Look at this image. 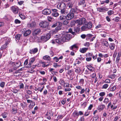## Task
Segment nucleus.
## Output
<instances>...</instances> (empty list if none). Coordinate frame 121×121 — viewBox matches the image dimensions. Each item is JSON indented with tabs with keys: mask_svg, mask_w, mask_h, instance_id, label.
<instances>
[{
	"mask_svg": "<svg viewBox=\"0 0 121 121\" xmlns=\"http://www.w3.org/2000/svg\"><path fill=\"white\" fill-rule=\"evenodd\" d=\"M105 93L104 92H102L99 93V95L103 97L105 95Z\"/></svg>",
	"mask_w": 121,
	"mask_h": 121,
	"instance_id": "48",
	"label": "nucleus"
},
{
	"mask_svg": "<svg viewBox=\"0 0 121 121\" xmlns=\"http://www.w3.org/2000/svg\"><path fill=\"white\" fill-rule=\"evenodd\" d=\"M79 4L80 5H82L83 7H85L86 4L84 0H79Z\"/></svg>",
	"mask_w": 121,
	"mask_h": 121,
	"instance_id": "15",
	"label": "nucleus"
},
{
	"mask_svg": "<svg viewBox=\"0 0 121 121\" xmlns=\"http://www.w3.org/2000/svg\"><path fill=\"white\" fill-rule=\"evenodd\" d=\"M86 20L85 18L82 17L79 18V19L76 20V24H77V26L78 27H80L82 25L83 22Z\"/></svg>",
	"mask_w": 121,
	"mask_h": 121,
	"instance_id": "4",
	"label": "nucleus"
},
{
	"mask_svg": "<svg viewBox=\"0 0 121 121\" xmlns=\"http://www.w3.org/2000/svg\"><path fill=\"white\" fill-rule=\"evenodd\" d=\"M81 37L83 39H84L86 38V35L84 34H82L81 35Z\"/></svg>",
	"mask_w": 121,
	"mask_h": 121,
	"instance_id": "57",
	"label": "nucleus"
},
{
	"mask_svg": "<svg viewBox=\"0 0 121 121\" xmlns=\"http://www.w3.org/2000/svg\"><path fill=\"white\" fill-rule=\"evenodd\" d=\"M21 36V35L20 34H18L17 35L15 36V38L16 39V40L17 41L19 40L20 39V37Z\"/></svg>",
	"mask_w": 121,
	"mask_h": 121,
	"instance_id": "36",
	"label": "nucleus"
},
{
	"mask_svg": "<svg viewBox=\"0 0 121 121\" xmlns=\"http://www.w3.org/2000/svg\"><path fill=\"white\" fill-rule=\"evenodd\" d=\"M60 24L61 25V23L59 22H57L54 24L52 26V27H55L57 26L58 25Z\"/></svg>",
	"mask_w": 121,
	"mask_h": 121,
	"instance_id": "29",
	"label": "nucleus"
},
{
	"mask_svg": "<svg viewBox=\"0 0 121 121\" xmlns=\"http://www.w3.org/2000/svg\"><path fill=\"white\" fill-rule=\"evenodd\" d=\"M64 41L65 42L69 40L72 37V35L70 34H67L65 35H62Z\"/></svg>",
	"mask_w": 121,
	"mask_h": 121,
	"instance_id": "6",
	"label": "nucleus"
},
{
	"mask_svg": "<svg viewBox=\"0 0 121 121\" xmlns=\"http://www.w3.org/2000/svg\"><path fill=\"white\" fill-rule=\"evenodd\" d=\"M110 106L112 110H114L116 109L117 107V106H114L113 104H112L111 102L108 104L107 106V108L108 109L109 108Z\"/></svg>",
	"mask_w": 121,
	"mask_h": 121,
	"instance_id": "12",
	"label": "nucleus"
},
{
	"mask_svg": "<svg viewBox=\"0 0 121 121\" xmlns=\"http://www.w3.org/2000/svg\"><path fill=\"white\" fill-rule=\"evenodd\" d=\"M91 57H87L86 58V61H89L91 60Z\"/></svg>",
	"mask_w": 121,
	"mask_h": 121,
	"instance_id": "58",
	"label": "nucleus"
},
{
	"mask_svg": "<svg viewBox=\"0 0 121 121\" xmlns=\"http://www.w3.org/2000/svg\"><path fill=\"white\" fill-rule=\"evenodd\" d=\"M66 102V99H64L61 101V103L63 104L64 105L65 104Z\"/></svg>",
	"mask_w": 121,
	"mask_h": 121,
	"instance_id": "62",
	"label": "nucleus"
},
{
	"mask_svg": "<svg viewBox=\"0 0 121 121\" xmlns=\"http://www.w3.org/2000/svg\"><path fill=\"white\" fill-rule=\"evenodd\" d=\"M79 27H75L74 28L73 30L75 32L78 33L79 32L80 30Z\"/></svg>",
	"mask_w": 121,
	"mask_h": 121,
	"instance_id": "28",
	"label": "nucleus"
},
{
	"mask_svg": "<svg viewBox=\"0 0 121 121\" xmlns=\"http://www.w3.org/2000/svg\"><path fill=\"white\" fill-rule=\"evenodd\" d=\"M53 67H60V65H57V63H53Z\"/></svg>",
	"mask_w": 121,
	"mask_h": 121,
	"instance_id": "54",
	"label": "nucleus"
},
{
	"mask_svg": "<svg viewBox=\"0 0 121 121\" xmlns=\"http://www.w3.org/2000/svg\"><path fill=\"white\" fill-rule=\"evenodd\" d=\"M93 36V35L90 34H88L86 35V40H88Z\"/></svg>",
	"mask_w": 121,
	"mask_h": 121,
	"instance_id": "27",
	"label": "nucleus"
},
{
	"mask_svg": "<svg viewBox=\"0 0 121 121\" xmlns=\"http://www.w3.org/2000/svg\"><path fill=\"white\" fill-rule=\"evenodd\" d=\"M58 9L60 10V13L62 15L66 14L67 12L66 11L65 9L66 8V4L63 2L59 3L57 6Z\"/></svg>",
	"mask_w": 121,
	"mask_h": 121,
	"instance_id": "1",
	"label": "nucleus"
},
{
	"mask_svg": "<svg viewBox=\"0 0 121 121\" xmlns=\"http://www.w3.org/2000/svg\"><path fill=\"white\" fill-rule=\"evenodd\" d=\"M60 1L63 2H68L69 1H71V0H59Z\"/></svg>",
	"mask_w": 121,
	"mask_h": 121,
	"instance_id": "52",
	"label": "nucleus"
},
{
	"mask_svg": "<svg viewBox=\"0 0 121 121\" xmlns=\"http://www.w3.org/2000/svg\"><path fill=\"white\" fill-rule=\"evenodd\" d=\"M103 44L106 47L108 46L109 44L106 41H104L103 43Z\"/></svg>",
	"mask_w": 121,
	"mask_h": 121,
	"instance_id": "39",
	"label": "nucleus"
},
{
	"mask_svg": "<svg viewBox=\"0 0 121 121\" xmlns=\"http://www.w3.org/2000/svg\"><path fill=\"white\" fill-rule=\"evenodd\" d=\"M105 106L104 105H99L98 106L97 108V109L98 110L101 111L103 110L105 108Z\"/></svg>",
	"mask_w": 121,
	"mask_h": 121,
	"instance_id": "20",
	"label": "nucleus"
},
{
	"mask_svg": "<svg viewBox=\"0 0 121 121\" xmlns=\"http://www.w3.org/2000/svg\"><path fill=\"white\" fill-rule=\"evenodd\" d=\"M53 59L54 60V61H55L56 62H58L59 61L58 58H57V57H54L53 58Z\"/></svg>",
	"mask_w": 121,
	"mask_h": 121,
	"instance_id": "63",
	"label": "nucleus"
},
{
	"mask_svg": "<svg viewBox=\"0 0 121 121\" xmlns=\"http://www.w3.org/2000/svg\"><path fill=\"white\" fill-rule=\"evenodd\" d=\"M24 87V85L22 83L20 84L19 85V88L20 89H23Z\"/></svg>",
	"mask_w": 121,
	"mask_h": 121,
	"instance_id": "47",
	"label": "nucleus"
},
{
	"mask_svg": "<svg viewBox=\"0 0 121 121\" xmlns=\"http://www.w3.org/2000/svg\"><path fill=\"white\" fill-rule=\"evenodd\" d=\"M38 51V49L36 48L30 50V53L31 54H35Z\"/></svg>",
	"mask_w": 121,
	"mask_h": 121,
	"instance_id": "18",
	"label": "nucleus"
},
{
	"mask_svg": "<svg viewBox=\"0 0 121 121\" xmlns=\"http://www.w3.org/2000/svg\"><path fill=\"white\" fill-rule=\"evenodd\" d=\"M81 91L80 92V93L81 94H82L84 93L85 91V90L84 89H82L81 90Z\"/></svg>",
	"mask_w": 121,
	"mask_h": 121,
	"instance_id": "60",
	"label": "nucleus"
},
{
	"mask_svg": "<svg viewBox=\"0 0 121 121\" xmlns=\"http://www.w3.org/2000/svg\"><path fill=\"white\" fill-rule=\"evenodd\" d=\"M75 88L78 89L80 90H81L82 87L80 86H77L75 87Z\"/></svg>",
	"mask_w": 121,
	"mask_h": 121,
	"instance_id": "56",
	"label": "nucleus"
},
{
	"mask_svg": "<svg viewBox=\"0 0 121 121\" xmlns=\"http://www.w3.org/2000/svg\"><path fill=\"white\" fill-rule=\"evenodd\" d=\"M14 22L16 24H19L21 23V21L18 19H16L15 20Z\"/></svg>",
	"mask_w": 121,
	"mask_h": 121,
	"instance_id": "51",
	"label": "nucleus"
},
{
	"mask_svg": "<svg viewBox=\"0 0 121 121\" xmlns=\"http://www.w3.org/2000/svg\"><path fill=\"white\" fill-rule=\"evenodd\" d=\"M42 13L44 15H49L51 13V11L50 9H45L43 11Z\"/></svg>",
	"mask_w": 121,
	"mask_h": 121,
	"instance_id": "10",
	"label": "nucleus"
},
{
	"mask_svg": "<svg viewBox=\"0 0 121 121\" xmlns=\"http://www.w3.org/2000/svg\"><path fill=\"white\" fill-rule=\"evenodd\" d=\"M50 37V36L49 34H48L45 36H42L40 38L41 40L44 42H46L49 39Z\"/></svg>",
	"mask_w": 121,
	"mask_h": 121,
	"instance_id": "8",
	"label": "nucleus"
},
{
	"mask_svg": "<svg viewBox=\"0 0 121 121\" xmlns=\"http://www.w3.org/2000/svg\"><path fill=\"white\" fill-rule=\"evenodd\" d=\"M7 40L6 41L5 43L1 47L0 49L1 50L3 51L7 47V45L9 44V43L10 42L9 39L8 38H7Z\"/></svg>",
	"mask_w": 121,
	"mask_h": 121,
	"instance_id": "7",
	"label": "nucleus"
},
{
	"mask_svg": "<svg viewBox=\"0 0 121 121\" xmlns=\"http://www.w3.org/2000/svg\"><path fill=\"white\" fill-rule=\"evenodd\" d=\"M116 88L115 86H114L112 87L109 89V90L110 91H115Z\"/></svg>",
	"mask_w": 121,
	"mask_h": 121,
	"instance_id": "38",
	"label": "nucleus"
},
{
	"mask_svg": "<svg viewBox=\"0 0 121 121\" xmlns=\"http://www.w3.org/2000/svg\"><path fill=\"white\" fill-rule=\"evenodd\" d=\"M74 11L73 9H72L71 11L66 16V19L67 20H71L74 17Z\"/></svg>",
	"mask_w": 121,
	"mask_h": 121,
	"instance_id": "3",
	"label": "nucleus"
},
{
	"mask_svg": "<svg viewBox=\"0 0 121 121\" xmlns=\"http://www.w3.org/2000/svg\"><path fill=\"white\" fill-rule=\"evenodd\" d=\"M115 45L114 44L111 43L109 44V47L111 50H113L114 48Z\"/></svg>",
	"mask_w": 121,
	"mask_h": 121,
	"instance_id": "32",
	"label": "nucleus"
},
{
	"mask_svg": "<svg viewBox=\"0 0 121 121\" xmlns=\"http://www.w3.org/2000/svg\"><path fill=\"white\" fill-rule=\"evenodd\" d=\"M78 47L77 46L76 44H74L70 46L69 47V48L70 50H73V49L76 48L78 49Z\"/></svg>",
	"mask_w": 121,
	"mask_h": 121,
	"instance_id": "21",
	"label": "nucleus"
},
{
	"mask_svg": "<svg viewBox=\"0 0 121 121\" xmlns=\"http://www.w3.org/2000/svg\"><path fill=\"white\" fill-rule=\"evenodd\" d=\"M93 107V106L92 104H90L88 107V110H91V108Z\"/></svg>",
	"mask_w": 121,
	"mask_h": 121,
	"instance_id": "64",
	"label": "nucleus"
},
{
	"mask_svg": "<svg viewBox=\"0 0 121 121\" xmlns=\"http://www.w3.org/2000/svg\"><path fill=\"white\" fill-rule=\"evenodd\" d=\"M108 86V85L107 84H105L103 86L102 88L103 89H107Z\"/></svg>",
	"mask_w": 121,
	"mask_h": 121,
	"instance_id": "46",
	"label": "nucleus"
},
{
	"mask_svg": "<svg viewBox=\"0 0 121 121\" xmlns=\"http://www.w3.org/2000/svg\"><path fill=\"white\" fill-rule=\"evenodd\" d=\"M73 115L74 117L78 118L79 116V114L77 111H76L73 113Z\"/></svg>",
	"mask_w": 121,
	"mask_h": 121,
	"instance_id": "26",
	"label": "nucleus"
},
{
	"mask_svg": "<svg viewBox=\"0 0 121 121\" xmlns=\"http://www.w3.org/2000/svg\"><path fill=\"white\" fill-rule=\"evenodd\" d=\"M109 99L108 98H105L104 99V100L103 101V102L107 104L108 102Z\"/></svg>",
	"mask_w": 121,
	"mask_h": 121,
	"instance_id": "45",
	"label": "nucleus"
},
{
	"mask_svg": "<svg viewBox=\"0 0 121 121\" xmlns=\"http://www.w3.org/2000/svg\"><path fill=\"white\" fill-rule=\"evenodd\" d=\"M21 64V63L19 61L17 62L16 64H15V66H16L14 70H16L17 69L18 67L20 66V65Z\"/></svg>",
	"mask_w": 121,
	"mask_h": 121,
	"instance_id": "30",
	"label": "nucleus"
},
{
	"mask_svg": "<svg viewBox=\"0 0 121 121\" xmlns=\"http://www.w3.org/2000/svg\"><path fill=\"white\" fill-rule=\"evenodd\" d=\"M73 5V4L71 2H69L68 4V6L69 8H71L72 7Z\"/></svg>",
	"mask_w": 121,
	"mask_h": 121,
	"instance_id": "42",
	"label": "nucleus"
},
{
	"mask_svg": "<svg viewBox=\"0 0 121 121\" xmlns=\"http://www.w3.org/2000/svg\"><path fill=\"white\" fill-rule=\"evenodd\" d=\"M48 112L49 114V115L50 116H53V113L52 111L49 110Z\"/></svg>",
	"mask_w": 121,
	"mask_h": 121,
	"instance_id": "50",
	"label": "nucleus"
},
{
	"mask_svg": "<svg viewBox=\"0 0 121 121\" xmlns=\"http://www.w3.org/2000/svg\"><path fill=\"white\" fill-rule=\"evenodd\" d=\"M40 26L46 30H48L50 29L49 23L45 21H42L39 24Z\"/></svg>",
	"mask_w": 121,
	"mask_h": 121,
	"instance_id": "2",
	"label": "nucleus"
},
{
	"mask_svg": "<svg viewBox=\"0 0 121 121\" xmlns=\"http://www.w3.org/2000/svg\"><path fill=\"white\" fill-rule=\"evenodd\" d=\"M108 10V8L104 7L102 8H97V11L99 12H103L104 10L107 11Z\"/></svg>",
	"mask_w": 121,
	"mask_h": 121,
	"instance_id": "17",
	"label": "nucleus"
},
{
	"mask_svg": "<svg viewBox=\"0 0 121 121\" xmlns=\"http://www.w3.org/2000/svg\"><path fill=\"white\" fill-rule=\"evenodd\" d=\"M5 83L4 82H2L0 84V86L2 88H3L4 86Z\"/></svg>",
	"mask_w": 121,
	"mask_h": 121,
	"instance_id": "53",
	"label": "nucleus"
},
{
	"mask_svg": "<svg viewBox=\"0 0 121 121\" xmlns=\"http://www.w3.org/2000/svg\"><path fill=\"white\" fill-rule=\"evenodd\" d=\"M41 32V30L39 29L35 30L33 32V35L34 36H36L38 35Z\"/></svg>",
	"mask_w": 121,
	"mask_h": 121,
	"instance_id": "13",
	"label": "nucleus"
},
{
	"mask_svg": "<svg viewBox=\"0 0 121 121\" xmlns=\"http://www.w3.org/2000/svg\"><path fill=\"white\" fill-rule=\"evenodd\" d=\"M35 57H33L32 58H30L29 61V63L28 64V68H30L31 67L32 64L34 62L35 60Z\"/></svg>",
	"mask_w": 121,
	"mask_h": 121,
	"instance_id": "14",
	"label": "nucleus"
},
{
	"mask_svg": "<svg viewBox=\"0 0 121 121\" xmlns=\"http://www.w3.org/2000/svg\"><path fill=\"white\" fill-rule=\"evenodd\" d=\"M32 22L31 23H29L27 24V26L29 28H33L36 26V22L35 21L34 19H31Z\"/></svg>",
	"mask_w": 121,
	"mask_h": 121,
	"instance_id": "5",
	"label": "nucleus"
},
{
	"mask_svg": "<svg viewBox=\"0 0 121 121\" xmlns=\"http://www.w3.org/2000/svg\"><path fill=\"white\" fill-rule=\"evenodd\" d=\"M87 28L90 29L92 27V23L91 22H89L87 24H85Z\"/></svg>",
	"mask_w": 121,
	"mask_h": 121,
	"instance_id": "24",
	"label": "nucleus"
},
{
	"mask_svg": "<svg viewBox=\"0 0 121 121\" xmlns=\"http://www.w3.org/2000/svg\"><path fill=\"white\" fill-rule=\"evenodd\" d=\"M43 59L45 60H47L48 63H50L51 62V58L50 56L48 55H46L43 57Z\"/></svg>",
	"mask_w": 121,
	"mask_h": 121,
	"instance_id": "16",
	"label": "nucleus"
},
{
	"mask_svg": "<svg viewBox=\"0 0 121 121\" xmlns=\"http://www.w3.org/2000/svg\"><path fill=\"white\" fill-rule=\"evenodd\" d=\"M52 15L53 17H56L59 15V13L58 12V10L56 9H52Z\"/></svg>",
	"mask_w": 121,
	"mask_h": 121,
	"instance_id": "9",
	"label": "nucleus"
},
{
	"mask_svg": "<svg viewBox=\"0 0 121 121\" xmlns=\"http://www.w3.org/2000/svg\"><path fill=\"white\" fill-rule=\"evenodd\" d=\"M116 75L114 74H110L108 76V77L112 79H114Z\"/></svg>",
	"mask_w": 121,
	"mask_h": 121,
	"instance_id": "33",
	"label": "nucleus"
},
{
	"mask_svg": "<svg viewBox=\"0 0 121 121\" xmlns=\"http://www.w3.org/2000/svg\"><path fill=\"white\" fill-rule=\"evenodd\" d=\"M81 71L80 68L78 67V68L76 69L75 72L77 73H79Z\"/></svg>",
	"mask_w": 121,
	"mask_h": 121,
	"instance_id": "40",
	"label": "nucleus"
},
{
	"mask_svg": "<svg viewBox=\"0 0 121 121\" xmlns=\"http://www.w3.org/2000/svg\"><path fill=\"white\" fill-rule=\"evenodd\" d=\"M45 62H41V63L42 64V66L43 67H46V64Z\"/></svg>",
	"mask_w": 121,
	"mask_h": 121,
	"instance_id": "59",
	"label": "nucleus"
},
{
	"mask_svg": "<svg viewBox=\"0 0 121 121\" xmlns=\"http://www.w3.org/2000/svg\"><path fill=\"white\" fill-rule=\"evenodd\" d=\"M87 68L91 72H92L94 70V68L90 65H87Z\"/></svg>",
	"mask_w": 121,
	"mask_h": 121,
	"instance_id": "25",
	"label": "nucleus"
},
{
	"mask_svg": "<svg viewBox=\"0 0 121 121\" xmlns=\"http://www.w3.org/2000/svg\"><path fill=\"white\" fill-rule=\"evenodd\" d=\"M31 33V30H28L27 31L26 30L23 34V35L25 36H27L28 35H30Z\"/></svg>",
	"mask_w": 121,
	"mask_h": 121,
	"instance_id": "19",
	"label": "nucleus"
},
{
	"mask_svg": "<svg viewBox=\"0 0 121 121\" xmlns=\"http://www.w3.org/2000/svg\"><path fill=\"white\" fill-rule=\"evenodd\" d=\"M108 14L109 15H111V14H113V11L110 10L108 11Z\"/></svg>",
	"mask_w": 121,
	"mask_h": 121,
	"instance_id": "55",
	"label": "nucleus"
},
{
	"mask_svg": "<svg viewBox=\"0 0 121 121\" xmlns=\"http://www.w3.org/2000/svg\"><path fill=\"white\" fill-rule=\"evenodd\" d=\"M86 28H87L86 27V26L85 24L84 25V26L82 27L81 28V29L82 31H84L86 30Z\"/></svg>",
	"mask_w": 121,
	"mask_h": 121,
	"instance_id": "43",
	"label": "nucleus"
},
{
	"mask_svg": "<svg viewBox=\"0 0 121 121\" xmlns=\"http://www.w3.org/2000/svg\"><path fill=\"white\" fill-rule=\"evenodd\" d=\"M12 10L13 12L14 13H17L18 12V9L17 8H15L14 7H12Z\"/></svg>",
	"mask_w": 121,
	"mask_h": 121,
	"instance_id": "22",
	"label": "nucleus"
},
{
	"mask_svg": "<svg viewBox=\"0 0 121 121\" xmlns=\"http://www.w3.org/2000/svg\"><path fill=\"white\" fill-rule=\"evenodd\" d=\"M69 22L67 20H65L63 22V24L67 25L69 23Z\"/></svg>",
	"mask_w": 121,
	"mask_h": 121,
	"instance_id": "44",
	"label": "nucleus"
},
{
	"mask_svg": "<svg viewBox=\"0 0 121 121\" xmlns=\"http://www.w3.org/2000/svg\"><path fill=\"white\" fill-rule=\"evenodd\" d=\"M17 109L15 108H13L12 109V112L13 114H15L17 112Z\"/></svg>",
	"mask_w": 121,
	"mask_h": 121,
	"instance_id": "41",
	"label": "nucleus"
},
{
	"mask_svg": "<svg viewBox=\"0 0 121 121\" xmlns=\"http://www.w3.org/2000/svg\"><path fill=\"white\" fill-rule=\"evenodd\" d=\"M76 24V20L72 21L70 22V25L71 26H73L75 25Z\"/></svg>",
	"mask_w": 121,
	"mask_h": 121,
	"instance_id": "34",
	"label": "nucleus"
},
{
	"mask_svg": "<svg viewBox=\"0 0 121 121\" xmlns=\"http://www.w3.org/2000/svg\"><path fill=\"white\" fill-rule=\"evenodd\" d=\"M117 52L116 50H115L114 52V53L113 55V57L115 58L116 56V55L117 54Z\"/></svg>",
	"mask_w": 121,
	"mask_h": 121,
	"instance_id": "61",
	"label": "nucleus"
},
{
	"mask_svg": "<svg viewBox=\"0 0 121 121\" xmlns=\"http://www.w3.org/2000/svg\"><path fill=\"white\" fill-rule=\"evenodd\" d=\"M48 20V21L49 22H51L52 20L53 19V18L51 16H48L47 17Z\"/></svg>",
	"mask_w": 121,
	"mask_h": 121,
	"instance_id": "49",
	"label": "nucleus"
},
{
	"mask_svg": "<svg viewBox=\"0 0 121 121\" xmlns=\"http://www.w3.org/2000/svg\"><path fill=\"white\" fill-rule=\"evenodd\" d=\"M120 19V17H116L115 18L113 19L112 20L116 22H117L119 21Z\"/></svg>",
	"mask_w": 121,
	"mask_h": 121,
	"instance_id": "37",
	"label": "nucleus"
},
{
	"mask_svg": "<svg viewBox=\"0 0 121 121\" xmlns=\"http://www.w3.org/2000/svg\"><path fill=\"white\" fill-rule=\"evenodd\" d=\"M60 20H64L66 19V16L64 15L61 16L60 17Z\"/></svg>",
	"mask_w": 121,
	"mask_h": 121,
	"instance_id": "35",
	"label": "nucleus"
},
{
	"mask_svg": "<svg viewBox=\"0 0 121 121\" xmlns=\"http://www.w3.org/2000/svg\"><path fill=\"white\" fill-rule=\"evenodd\" d=\"M55 41L57 43L60 44L65 42L62 36L61 38H58L57 39H55Z\"/></svg>",
	"mask_w": 121,
	"mask_h": 121,
	"instance_id": "11",
	"label": "nucleus"
},
{
	"mask_svg": "<svg viewBox=\"0 0 121 121\" xmlns=\"http://www.w3.org/2000/svg\"><path fill=\"white\" fill-rule=\"evenodd\" d=\"M88 49L87 48H83L80 49V51L82 53H85Z\"/></svg>",
	"mask_w": 121,
	"mask_h": 121,
	"instance_id": "23",
	"label": "nucleus"
},
{
	"mask_svg": "<svg viewBox=\"0 0 121 121\" xmlns=\"http://www.w3.org/2000/svg\"><path fill=\"white\" fill-rule=\"evenodd\" d=\"M62 25V23H61V25L59 24L57 25V27L55 28V30H61V26Z\"/></svg>",
	"mask_w": 121,
	"mask_h": 121,
	"instance_id": "31",
	"label": "nucleus"
}]
</instances>
